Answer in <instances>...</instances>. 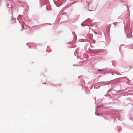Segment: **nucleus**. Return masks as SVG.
I'll return each instance as SVG.
<instances>
[{
  "label": "nucleus",
  "mask_w": 133,
  "mask_h": 133,
  "mask_svg": "<svg viewBox=\"0 0 133 133\" xmlns=\"http://www.w3.org/2000/svg\"><path fill=\"white\" fill-rule=\"evenodd\" d=\"M103 69H98L97 71H101L103 70Z\"/></svg>",
  "instance_id": "obj_1"
},
{
  "label": "nucleus",
  "mask_w": 133,
  "mask_h": 133,
  "mask_svg": "<svg viewBox=\"0 0 133 133\" xmlns=\"http://www.w3.org/2000/svg\"><path fill=\"white\" fill-rule=\"evenodd\" d=\"M81 24L82 25V23Z\"/></svg>",
  "instance_id": "obj_2"
}]
</instances>
